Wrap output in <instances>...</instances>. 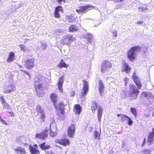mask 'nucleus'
<instances>
[{
  "label": "nucleus",
  "instance_id": "63",
  "mask_svg": "<svg viewBox=\"0 0 154 154\" xmlns=\"http://www.w3.org/2000/svg\"><path fill=\"white\" fill-rule=\"evenodd\" d=\"M58 147H59L60 148H61L60 147V146H58Z\"/></svg>",
  "mask_w": 154,
  "mask_h": 154
},
{
  "label": "nucleus",
  "instance_id": "24",
  "mask_svg": "<svg viewBox=\"0 0 154 154\" xmlns=\"http://www.w3.org/2000/svg\"><path fill=\"white\" fill-rule=\"evenodd\" d=\"M62 7L61 6H58L56 7L55 8V12H54V16L58 18L60 17V15L59 14V12L60 11H62Z\"/></svg>",
  "mask_w": 154,
  "mask_h": 154
},
{
  "label": "nucleus",
  "instance_id": "55",
  "mask_svg": "<svg viewBox=\"0 0 154 154\" xmlns=\"http://www.w3.org/2000/svg\"><path fill=\"white\" fill-rule=\"evenodd\" d=\"M4 97H3L2 96H1V95H0V100H1V101L3 100V99H4Z\"/></svg>",
  "mask_w": 154,
  "mask_h": 154
},
{
  "label": "nucleus",
  "instance_id": "54",
  "mask_svg": "<svg viewBox=\"0 0 154 154\" xmlns=\"http://www.w3.org/2000/svg\"><path fill=\"white\" fill-rule=\"evenodd\" d=\"M145 143H146L145 139L144 138V140H143V144H142V146H144L145 145Z\"/></svg>",
  "mask_w": 154,
  "mask_h": 154
},
{
  "label": "nucleus",
  "instance_id": "45",
  "mask_svg": "<svg viewBox=\"0 0 154 154\" xmlns=\"http://www.w3.org/2000/svg\"><path fill=\"white\" fill-rule=\"evenodd\" d=\"M1 122L3 124L6 125H8V123L4 119L2 120Z\"/></svg>",
  "mask_w": 154,
  "mask_h": 154
},
{
  "label": "nucleus",
  "instance_id": "33",
  "mask_svg": "<svg viewBox=\"0 0 154 154\" xmlns=\"http://www.w3.org/2000/svg\"><path fill=\"white\" fill-rule=\"evenodd\" d=\"M94 136V139L95 140L98 139L99 140L100 134L99 133L96 131H94L93 132Z\"/></svg>",
  "mask_w": 154,
  "mask_h": 154
},
{
  "label": "nucleus",
  "instance_id": "23",
  "mask_svg": "<svg viewBox=\"0 0 154 154\" xmlns=\"http://www.w3.org/2000/svg\"><path fill=\"white\" fill-rule=\"evenodd\" d=\"M131 68L129 66L128 64L126 63H125L122 68V71H125L127 73L130 72Z\"/></svg>",
  "mask_w": 154,
  "mask_h": 154
},
{
  "label": "nucleus",
  "instance_id": "34",
  "mask_svg": "<svg viewBox=\"0 0 154 154\" xmlns=\"http://www.w3.org/2000/svg\"><path fill=\"white\" fill-rule=\"evenodd\" d=\"M131 113L135 116V117L137 116V111L135 108L131 107Z\"/></svg>",
  "mask_w": 154,
  "mask_h": 154
},
{
  "label": "nucleus",
  "instance_id": "18",
  "mask_svg": "<svg viewBox=\"0 0 154 154\" xmlns=\"http://www.w3.org/2000/svg\"><path fill=\"white\" fill-rule=\"evenodd\" d=\"M142 94L144 95L145 97L147 98L149 102H152L154 100V97L152 94L149 93L144 92Z\"/></svg>",
  "mask_w": 154,
  "mask_h": 154
},
{
  "label": "nucleus",
  "instance_id": "52",
  "mask_svg": "<svg viewBox=\"0 0 154 154\" xmlns=\"http://www.w3.org/2000/svg\"><path fill=\"white\" fill-rule=\"evenodd\" d=\"M18 6L17 7V8H19L21 7L22 5V3L21 2H20V3L18 5Z\"/></svg>",
  "mask_w": 154,
  "mask_h": 154
},
{
  "label": "nucleus",
  "instance_id": "62",
  "mask_svg": "<svg viewBox=\"0 0 154 154\" xmlns=\"http://www.w3.org/2000/svg\"><path fill=\"white\" fill-rule=\"evenodd\" d=\"M143 52H146V51H143Z\"/></svg>",
  "mask_w": 154,
  "mask_h": 154
},
{
  "label": "nucleus",
  "instance_id": "48",
  "mask_svg": "<svg viewBox=\"0 0 154 154\" xmlns=\"http://www.w3.org/2000/svg\"><path fill=\"white\" fill-rule=\"evenodd\" d=\"M143 152L144 154H150V152L149 150H144Z\"/></svg>",
  "mask_w": 154,
  "mask_h": 154
},
{
  "label": "nucleus",
  "instance_id": "15",
  "mask_svg": "<svg viewBox=\"0 0 154 154\" xmlns=\"http://www.w3.org/2000/svg\"><path fill=\"white\" fill-rule=\"evenodd\" d=\"M38 146L36 144H35L33 146H29L30 152L32 154H39V151L38 150Z\"/></svg>",
  "mask_w": 154,
  "mask_h": 154
},
{
  "label": "nucleus",
  "instance_id": "27",
  "mask_svg": "<svg viewBox=\"0 0 154 154\" xmlns=\"http://www.w3.org/2000/svg\"><path fill=\"white\" fill-rule=\"evenodd\" d=\"M51 98L53 103L54 106H55V104L57 101V96L55 94H52L51 95Z\"/></svg>",
  "mask_w": 154,
  "mask_h": 154
},
{
  "label": "nucleus",
  "instance_id": "13",
  "mask_svg": "<svg viewBox=\"0 0 154 154\" xmlns=\"http://www.w3.org/2000/svg\"><path fill=\"white\" fill-rule=\"evenodd\" d=\"M75 127L74 125L72 124L69 127L68 129V135L71 137H73L75 134Z\"/></svg>",
  "mask_w": 154,
  "mask_h": 154
},
{
  "label": "nucleus",
  "instance_id": "26",
  "mask_svg": "<svg viewBox=\"0 0 154 154\" xmlns=\"http://www.w3.org/2000/svg\"><path fill=\"white\" fill-rule=\"evenodd\" d=\"M46 143H44L41 144L39 145V146L42 150H46L47 149H49L51 147L49 145H45Z\"/></svg>",
  "mask_w": 154,
  "mask_h": 154
},
{
  "label": "nucleus",
  "instance_id": "40",
  "mask_svg": "<svg viewBox=\"0 0 154 154\" xmlns=\"http://www.w3.org/2000/svg\"><path fill=\"white\" fill-rule=\"evenodd\" d=\"M2 105L4 109H8L9 108V106L8 103H3Z\"/></svg>",
  "mask_w": 154,
  "mask_h": 154
},
{
  "label": "nucleus",
  "instance_id": "7",
  "mask_svg": "<svg viewBox=\"0 0 154 154\" xmlns=\"http://www.w3.org/2000/svg\"><path fill=\"white\" fill-rule=\"evenodd\" d=\"M48 128H50V136L53 137H55L57 134V128L56 125L54 123H52L51 125L48 124Z\"/></svg>",
  "mask_w": 154,
  "mask_h": 154
},
{
  "label": "nucleus",
  "instance_id": "42",
  "mask_svg": "<svg viewBox=\"0 0 154 154\" xmlns=\"http://www.w3.org/2000/svg\"><path fill=\"white\" fill-rule=\"evenodd\" d=\"M127 120H128V125L129 126L131 125L133 123V122L131 120V119L129 117V118Z\"/></svg>",
  "mask_w": 154,
  "mask_h": 154
},
{
  "label": "nucleus",
  "instance_id": "35",
  "mask_svg": "<svg viewBox=\"0 0 154 154\" xmlns=\"http://www.w3.org/2000/svg\"><path fill=\"white\" fill-rule=\"evenodd\" d=\"M85 38L88 39V42H91V40L92 38V36L91 34H88L86 35V36L85 37Z\"/></svg>",
  "mask_w": 154,
  "mask_h": 154
},
{
  "label": "nucleus",
  "instance_id": "59",
  "mask_svg": "<svg viewBox=\"0 0 154 154\" xmlns=\"http://www.w3.org/2000/svg\"><path fill=\"white\" fill-rule=\"evenodd\" d=\"M75 94V93L74 92L72 91L71 92V96H73Z\"/></svg>",
  "mask_w": 154,
  "mask_h": 154
},
{
  "label": "nucleus",
  "instance_id": "61",
  "mask_svg": "<svg viewBox=\"0 0 154 154\" xmlns=\"http://www.w3.org/2000/svg\"><path fill=\"white\" fill-rule=\"evenodd\" d=\"M3 119H2V117L0 116V120L1 121H2V120H3Z\"/></svg>",
  "mask_w": 154,
  "mask_h": 154
},
{
  "label": "nucleus",
  "instance_id": "43",
  "mask_svg": "<svg viewBox=\"0 0 154 154\" xmlns=\"http://www.w3.org/2000/svg\"><path fill=\"white\" fill-rule=\"evenodd\" d=\"M20 70L22 71L25 74L28 75L29 76H30V75H29V73L28 72H27L26 71H25V70L23 69H21Z\"/></svg>",
  "mask_w": 154,
  "mask_h": 154
},
{
  "label": "nucleus",
  "instance_id": "17",
  "mask_svg": "<svg viewBox=\"0 0 154 154\" xmlns=\"http://www.w3.org/2000/svg\"><path fill=\"white\" fill-rule=\"evenodd\" d=\"M152 131L149 133L148 135V141L149 145H152L154 140V128H152Z\"/></svg>",
  "mask_w": 154,
  "mask_h": 154
},
{
  "label": "nucleus",
  "instance_id": "41",
  "mask_svg": "<svg viewBox=\"0 0 154 154\" xmlns=\"http://www.w3.org/2000/svg\"><path fill=\"white\" fill-rule=\"evenodd\" d=\"M19 46L21 48V51H26V48L24 45L21 44L19 45Z\"/></svg>",
  "mask_w": 154,
  "mask_h": 154
},
{
  "label": "nucleus",
  "instance_id": "1",
  "mask_svg": "<svg viewBox=\"0 0 154 154\" xmlns=\"http://www.w3.org/2000/svg\"><path fill=\"white\" fill-rule=\"evenodd\" d=\"M134 82L138 87L137 88V87L134 84H131L130 85L129 96L131 100H135L137 98L138 95L139 91L138 90L140 89L141 86L139 78L134 74L132 77Z\"/></svg>",
  "mask_w": 154,
  "mask_h": 154
},
{
  "label": "nucleus",
  "instance_id": "50",
  "mask_svg": "<svg viewBox=\"0 0 154 154\" xmlns=\"http://www.w3.org/2000/svg\"><path fill=\"white\" fill-rule=\"evenodd\" d=\"M8 113L10 114L12 116H14V113L13 112L11 111V112H8Z\"/></svg>",
  "mask_w": 154,
  "mask_h": 154
},
{
  "label": "nucleus",
  "instance_id": "22",
  "mask_svg": "<svg viewBox=\"0 0 154 154\" xmlns=\"http://www.w3.org/2000/svg\"><path fill=\"white\" fill-rule=\"evenodd\" d=\"M74 112L76 114H79L81 111V107L80 105L76 104L74 106Z\"/></svg>",
  "mask_w": 154,
  "mask_h": 154
},
{
  "label": "nucleus",
  "instance_id": "37",
  "mask_svg": "<svg viewBox=\"0 0 154 154\" xmlns=\"http://www.w3.org/2000/svg\"><path fill=\"white\" fill-rule=\"evenodd\" d=\"M117 31L116 30H114L112 32V35L113 39H115L116 38V37L117 36Z\"/></svg>",
  "mask_w": 154,
  "mask_h": 154
},
{
  "label": "nucleus",
  "instance_id": "9",
  "mask_svg": "<svg viewBox=\"0 0 154 154\" xmlns=\"http://www.w3.org/2000/svg\"><path fill=\"white\" fill-rule=\"evenodd\" d=\"M48 128H45V130L42 131L41 133H36L35 135L36 138L42 140H45V138L47 137L48 136Z\"/></svg>",
  "mask_w": 154,
  "mask_h": 154
},
{
  "label": "nucleus",
  "instance_id": "20",
  "mask_svg": "<svg viewBox=\"0 0 154 154\" xmlns=\"http://www.w3.org/2000/svg\"><path fill=\"white\" fill-rule=\"evenodd\" d=\"M14 150L17 154H26L25 149L23 148L17 147L14 149Z\"/></svg>",
  "mask_w": 154,
  "mask_h": 154
},
{
  "label": "nucleus",
  "instance_id": "5",
  "mask_svg": "<svg viewBox=\"0 0 154 154\" xmlns=\"http://www.w3.org/2000/svg\"><path fill=\"white\" fill-rule=\"evenodd\" d=\"M75 40V38L73 37L72 35H65L60 40V43L63 45H69Z\"/></svg>",
  "mask_w": 154,
  "mask_h": 154
},
{
  "label": "nucleus",
  "instance_id": "46",
  "mask_svg": "<svg viewBox=\"0 0 154 154\" xmlns=\"http://www.w3.org/2000/svg\"><path fill=\"white\" fill-rule=\"evenodd\" d=\"M129 79L127 78L126 77H125V78L124 79V81L125 82V85L126 86V85L127 84V83L128 82V81Z\"/></svg>",
  "mask_w": 154,
  "mask_h": 154
},
{
  "label": "nucleus",
  "instance_id": "28",
  "mask_svg": "<svg viewBox=\"0 0 154 154\" xmlns=\"http://www.w3.org/2000/svg\"><path fill=\"white\" fill-rule=\"evenodd\" d=\"M14 58V54L13 52H11L10 53L7 59V61L9 62H11L13 60Z\"/></svg>",
  "mask_w": 154,
  "mask_h": 154
},
{
  "label": "nucleus",
  "instance_id": "51",
  "mask_svg": "<svg viewBox=\"0 0 154 154\" xmlns=\"http://www.w3.org/2000/svg\"><path fill=\"white\" fill-rule=\"evenodd\" d=\"M143 23V21H139V22H136V23L137 24H142Z\"/></svg>",
  "mask_w": 154,
  "mask_h": 154
},
{
  "label": "nucleus",
  "instance_id": "30",
  "mask_svg": "<svg viewBox=\"0 0 154 154\" xmlns=\"http://www.w3.org/2000/svg\"><path fill=\"white\" fill-rule=\"evenodd\" d=\"M68 66V65H66L63 60H62L60 62V63L59 64L57 65V66L60 68H62V67L67 68Z\"/></svg>",
  "mask_w": 154,
  "mask_h": 154
},
{
  "label": "nucleus",
  "instance_id": "8",
  "mask_svg": "<svg viewBox=\"0 0 154 154\" xmlns=\"http://www.w3.org/2000/svg\"><path fill=\"white\" fill-rule=\"evenodd\" d=\"M111 66L112 64L110 62L106 60L103 61L102 64L101 72L103 73L105 72Z\"/></svg>",
  "mask_w": 154,
  "mask_h": 154
},
{
  "label": "nucleus",
  "instance_id": "44",
  "mask_svg": "<svg viewBox=\"0 0 154 154\" xmlns=\"http://www.w3.org/2000/svg\"><path fill=\"white\" fill-rule=\"evenodd\" d=\"M122 98H126L128 96H127L125 92H123V94H122Z\"/></svg>",
  "mask_w": 154,
  "mask_h": 154
},
{
  "label": "nucleus",
  "instance_id": "3",
  "mask_svg": "<svg viewBox=\"0 0 154 154\" xmlns=\"http://www.w3.org/2000/svg\"><path fill=\"white\" fill-rule=\"evenodd\" d=\"M143 48V46L140 47L139 46H137L131 48L128 52V58L130 60L134 59L136 54L138 52H140L142 50V48Z\"/></svg>",
  "mask_w": 154,
  "mask_h": 154
},
{
  "label": "nucleus",
  "instance_id": "56",
  "mask_svg": "<svg viewBox=\"0 0 154 154\" xmlns=\"http://www.w3.org/2000/svg\"><path fill=\"white\" fill-rule=\"evenodd\" d=\"M30 39L26 38L25 39V40L24 42V43H25L26 42H28V41H30Z\"/></svg>",
  "mask_w": 154,
  "mask_h": 154
},
{
  "label": "nucleus",
  "instance_id": "14",
  "mask_svg": "<svg viewBox=\"0 0 154 154\" xmlns=\"http://www.w3.org/2000/svg\"><path fill=\"white\" fill-rule=\"evenodd\" d=\"M36 110L38 112L41 114V118L42 119L43 122H44L45 118V114L43 109L40 106L38 105L36 106Z\"/></svg>",
  "mask_w": 154,
  "mask_h": 154
},
{
  "label": "nucleus",
  "instance_id": "31",
  "mask_svg": "<svg viewBox=\"0 0 154 154\" xmlns=\"http://www.w3.org/2000/svg\"><path fill=\"white\" fill-rule=\"evenodd\" d=\"M78 30L77 27L75 25H72L70 26L69 27V32H74L77 31Z\"/></svg>",
  "mask_w": 154,
  "mask_h": 154
},
{
  "label": "nucleus",
  "instance_id": "19",
  "mask_svg": "<svg viewBox=\"0 0 154 154\" xmlns=\"http://www.w3.org/2000/svg\"><path fill=\"white\" fill-rule=\"evenodd\" d=\"M99 93L101 96H103V92L104 89V86L102 80H100L99 81Z\"/></svg>",
  "mask_w": 154,
  "mask_h": 154
},
{
  "label": "nucleus",
  "instance_id": "39",
  "mask_svg": "<svg viewBox=\"0 0 154 154\" xmlns=\"http://www.w3.org/2000/svg\"><path fill=\"white\" fill-rule=\"evenodd\" d=\"M63 31L61 29H58L56 30L55 31V32L54 33V34L55 35H57L58 33H63Z\"/></svg>",
  "mask_w": 154,
  "mask_h": 154
},
{
  "label": "nucleus",
  "instance_id": "2",
  "mask_svg": "<svg viewBox=\"0 0 154 154\" xmlns=\"http://www.w3.org/2000/svg\"><path fill=\"white\" fill-rule=\"evenodd\" d=\"M45 78L41 75H39L35 78V88L37 95L40 97L43 94V91L42 88V84L45 82Z\"/></svg>",
  "mask_w": 154,
  "mask_h": 154
},
{
  "label": "nucleus",
  "instance_id": "10",
  "mask_svg": "<svg viewBox=\"0 0 154 154\" xmlns=\"http://www.w3.org/2000/svg\"><path fill=\"white\" fill-rule=\"evenodd\" d=\"M92 7H93V6L89 5L86 6H81L79 7V9L76 10V11L79 14L85 13L90 10V8Z\"/></svg>",
  "mask_w": 154,
  "mask_h": 154
},
{
  "label": "nucleus",
  "instance_id": "60",
  "mask_svg": "<svg viewBox=\"0 0 154 154\" xmlns=\"http://www.w3.org/2000/svg\"><path fill=\"white\" fill-rule=\"evenodd\" d=\"M123 114H118L117 115V116L118 117L120 116L121 117H122V115Z\"/></svg>",
  "mask_w": 154,
  "mask_h": 154
},
{
  "label": "nucleus",
  "instance_id": "4",
  "mask_svg": "<svg viewBox=\"0 0 154 154\" xmlns=\"http://www.w3.org/2000/svg\"><path fill=\"white\" fill-rule=\"evenodd\" d=\"M57 110V115L60 119H63L64 118V104L62 102H60L57 106H54Z\"/></svg>",
  "mask_w": 154,
  "mask_h": 154
},
{
  "label": "nucleus",
  "instance_id": "11",
  "mask_svg": "<svg viewBox=\"0 0 154 154\" xmlns=\"http://www.w3.org/2000/svg\"><path fill=\"white\" fill-rule=\"evenodd\" d=\"M16 89V87L14 85L9 84L4 88L3 92L5 94H9L14 91Z\"/></svg>",
  "mask_w": 154,
  "mask_h": 154
},
{
  "label": "nucleus",
  "instance_id": "21",
  "mask_svg": "<svg viewBox=\"0 0 154 154\" xmlns=\"http://www.w3.org/2000/svg\"><path fill=\"white\" fill-rule=\"evenodd\" d=\"M57 142L61 145L66 146L67 145H68L69 144V141L68 139H63L57 140Z\"/></svg>",
  "mask_w": 154,
  "mask_h": 154
},
{
  "label": "nucleus",
  "instance_id": "58",
  "mask_svg": "<svg viewBox=\"0 0 154 154\" xmlns=\"http://www.w3.org/2000/svg\"><path fill=\"white\" fill-rule=\"evenodd\" d=\"M89 128L90 129V130L89 131L90 132H91V131H92V130L93 129V128L92 127H89Z\"/></svg>",
  "mask_w": 154,
  "mask_h": 154
},
{
  "label": "nucleus",
  "instance_id": "32",
  "mask_svg": "<svg viewBox=\"0 0 154 154\" xmlns=\"http://www.w3.org/2000/svg\"><path fill=\"white\" fill-rule=\"evenodd\" d=\"M41 49L42 50H44L46 49L47 47V45L45 42H41Z\"/></svg>",
  "mask_w": 154,
  "mask_h": 154
},
{
  "label": "nucleus",
  "instance_id": "53",
  "mask_svg": "<svg viewBox=\"0 0 154 154\" xmlns=\"http://www.w3.org/2000/svg\"><path fill=\"white\" fill-rule=\"evenodd\" d=\"M1 103H2V104L3 103H6L5 100L4 99H3V100H2L1 101Z\"/></svg>",
  "mask_w": 154,
  "mask_h": 154
},
{
  "label": "nucleus",
  "instance_id": "38",
  "mask_svg": "<svg viewBox=\"0 0 154 154\" xmlns=\"http://www.w3.org/2000/svg\"><path fill=\"white\" fill-rule=\"evenodd\" d=\"M138 9L139 10L143 11H145L147 9V7L146 6L139 7Z\"/></svg>",
  "mask_w": 154,
  "mask_h": 154
},
{
  "label": "nucleus",
  "instance_id": "36",
  "mask_svg": "<svg viewBox=\"0 0 154 154\" xmlns=\"http://www.w3.org/2000/svg\"><path fill=\"white\" fill-rule=\"evenodd\" d=\"M128 118L129 117L125 114H123L122 115L121 120L122 121H124L127 120Z\"/></svg>",
  "mask_w": 154,
  "mask_h": 154
},
{
  "label": "nucleus",
  "instance_id": "29",
  "mask_svg": "<svg viewBox=\"0 0 154 154\" xmlns=\"http://www.w3.org/2000/svg\"><path fill=\"white\" fill-rule=\"evenodd\" d=\"M97 108V104L96 101H93L91 105V109L93 112H94Z\"/></svg>",
  "mask_w": 154,
  "mask_h": 154
},
{
  "label": "nucleus",
  "instance_id": "57",
  "mask_svg": "<svg viewBox=\"0 0 154 154\" xmlns=\"http://www.w3.org/2000/svg\"><path fill=\"white\" fill-rule=\"evenodd\" d=\"M124 0H116V2H122Z\"/></svg>",
  "mask_w": 154,
  "mask_h": 154
},
{
  "label": "nucleus",
  "instance_id": "49",
  "mask_svg": "<svg viewBox=\"0 0 154 154\" xmlns=\"http://www.w3.org/2000/svg\"><path fill=\"white\" fill-rule=\"evenodd\" d=\"M65 0H57V2L59 4H61L62 2H64Z\"/></svg>",
  "mask_w": 154,
  "mask_h": 154
},
{
  "label": "nucleus",
  "instance_id": "12",
  "mask_svg": "<svg viewBox=\"0 0 154 154\" xmlns=\"http://www.w3.org/2000/svg\"><path fill=\"white\" fill-rule=\"evenodd\" d=\"M34 60L33 58L27 59L25 62V66L28 69H32L34 66Z\"/></svg>",
  "mask_w": 154,
  "mask_h": 154
},
{
  "label": "nucleus",
  "instance_id": "6",
  "mask_svg": "<svg viewBox=\"0 0 154 154\" xmlns=\"http://www.w3.org/2000/svg\"><path fill=\"white\" fill-rule=\"evenodd\" d=\"M84 83L83 89L81 91L80 97L82 98V100L83 101L85 99V97L88 91L89 86L88 82L85 80L83 81Z\"/></svg>",
  "mask_w": 154,
  "mask_h": 154
},
{
  "label": "nucleus",
  "instance_id": "47",
  "mask_svg": "<svg viewBox=\"0 0 154 154\" xmlns=\"http://www.w3.org/2000/svg\"><path fill=\"white\" fill-rule=\"evenodd\" d=\"M69 18L70 20V22H72L73 21V20H74V19L73 17L72 16H69Z\"/></svg>",
  "mask_w": 154,
  "mask_h": 154
},
{
  "label": "nucleus",
  "instance_id": "16",
  "mask_svg": "<svg viewBox=\"0 0 154 154\" xmlns=\"http://www.w3.org/2000/svg\"><path fill=\"white\" fill-rule=\"evenodd\" d=\"M64 76L63 75L60 78L58 82V87L59 91L61 92H63V85L64 82Z\"/></svg>",
  "mask_w": 154,
  "mask_h": 154
},
{
  "label": "nucleus",
  "instance_id": "25",
  "mask_svg": "<svg viewBox=\"0 0 154 154\" xmlns=\"http://www.w3.org/2000/svg\"><path fill=\"white\" fill-rule=\"evenodd\" d=\"M103 111V108L101 107H99L98 109V121L100 122H101Z\"/></svg>",
  "mask_w": 154,
  "mask_h": 154
}]
</instances>
